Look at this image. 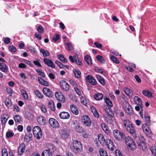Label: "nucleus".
Here are the masks:
<instances>
[{"mask_svg":"<svg viewBox=\"0 0 156 156\" xmlns=\"http://www.w3.org/2000/svg\"><path fill=\"white\" fill-rule=\"evenodd\" d=\"M56 151L55 147L51 144L48 143L46 149L42 152L41 156H54Z\"/></svg>","mask_w":156,"mask_h":156,"instance_id":"1","label":"nucleus"},{"mask_svg":"<svg viewBox=\"0 0 156 156\" xmlns=\"http://www.w3.org/2000/svg\"><path fill=\"white\" fill-rule=\"evenodd\" d=\"M72 150L75 153H78L82 151L83 147L81 143L77 140H74L73 146L71 147Z\"/></svg>","mask_w":156,"mask_h":156,"instance_id":"2","label":"nucleus"},{"mask_svg":"<svg viewBox=\"0 0 156 156\" xmlns=\"http://www.w3.org/2000/svg\"><path fill=\"white\" fill-rule=\"evenodd\" d=\"M125 142L127 146L129 147L131 150H134L136 148V144L134 140L130 137H125Z\"/></svg>","mask_w":156,"mask_h":156,"instance_id":"3","label":"nucleus"},{"mask_svg":"<svg viewBox=\"0 0 156 156\" xmlns=\"http://www.w3.org/2000/svg\"><path fill=\"white\" fill-rule=\"evenodd\" d=\"M113 133L114 137L118 140L121 141L125 137L124 133L118 129L114 130Z\"/></svg>","mask_w":156,"mask_h":156,"instance_id":"4","label":"nucleus"},{"mask_svg":"<svg viewBox=\"0 0 156 156\" xmlns=\"http://www.w3.org/2000/svg\"><path fill=\"white\" fill-rule=\"evenodd\" d=\"M34 136L37 139H39L42 137V132L41 128L38 126H34L33 129Z\"/></svg>","mask_w":156,"mask_h":156,"instance_id":"5","label":"nucleus"},{"mask_svg":"<svg viewBox=\"0 0 156 156\" xmlns=\"http://www.w3.org/2000/svg\"><path fill=\"white\" fill-rule=\"evenodd\" d=\"M138 138L139 140L138 141V146L141 149L144 150L146 148L145 140L143 136L141 135H140L138 136Z\"/></svg>","mask_w":156,"mask_h":156,"instance_id":"6","label":"nucleus"},{"mask_svg":"<svg viewBox=\"0 0 156 156\" xmlns=\"http://www.w3.org/2000/svg\"><path fill=\"white\" fill-rule=\"evenodd\" d=\"M59 133L62 138L64 139L67 138L70 135L69 130L66 128L60 130Z\"/></svg>","mask_w":156,"mask_h":156,"instance_id":"7","label":"nucleus"},{"mask_svg":"<svg viewBox=\"0 0 156 156\" xmlns=\"http://www.w3.org/2000/svg\"><path fill=\"white\" fill-rule=\"evenodd\" d=\"M82 122L87 126L89 127L91 125V121L89 117L87 115H84L82 117Z\"/></svg>","mask_w":156,"mask_h":156,"instance_id":"8","label":"nucleus"},{"mask_svg":"<svg viewBox=\"0 0 156 156\" xmlns=\"http://www.w3.org/2000/svg\"><path fill=\"white\" fill-rule=\"evenodd\" d=\"M60 85L61 89L66 91H68L69 89V86L65 81L61 80L60 82Z\"/></svg>","mask_w":156,"mask_h":156,"instance_id":"9","label":"nucleus"},{"mask_svg":"<svg viewBox=\"0 0 156 156\" xmlns=\"http://www.w3.org/2000/svg\"><path fill=\"white\" fill-rule=\"evenodd\" d=\"M49 122L50 126L53 128H57L59 126L58 121L54 118H50L49 120Z\"/></svg>","mask_w":156,"mask_h":156,"instance_id":"10","label":"nucleus"},{"mask_svg":"<svg viewBox=\"0 0 156 156\" xmlns=\"http://www.w3.org/2000/svg\"><path fill=\"white\" fill-rule=\"evenodd\" d=\"M43 92L45 95L48 97H52L53 95V93L51 90L47 87L43 88Z\"/></svg>","mask_w":156,"mask_h":156,"instance_id":"11","label":"nucleus"},{"mask_svg":"<svg viewBox=\"0 0 156 156\" xmlns=\"http://www.w3.org/2000/svg\"><path fill=\"white\" fill-rule=\"evenodd\" d=\"M126 129L133 136L134 138L137 137L134 128L133 126L132 125L126 127Z\"/></svg>","mask_w":156,"mask_h":156,"instance_id":"12","label":"nucleus"},{"mask_svg":"<svg viewBox=\"0 0 156 156\" xmlns=\"http://www.w3.org/2000/svg\"><path fill=\"white\" fill-rule=\"evenodd\" d=\"M86 80L93 85H95L97 83V82L94 78L91 76L88 75L86 77Z\"/></svg>","mask_w":156,"mask_h":156,"instance_id":"13","label":"nucleus"},{"mask_svg":"<svg viewBox=\"0 0 156 156\" xmlns=\"http://www.w3.org/2000/svg\"><path fill=\"white\" fill-rule=\"evenodd\" d=\"M105 144L107 145L108 148L111 151L114 150V146L113 143L111 140L108 139H106V142Z\"/></svg>","mask_w":156,"mask_h":156,"instance_id":"14","label":"nucleus"},{"mask_svg":"<svg viewBox=\"0 0 156 156\" xmlns=\"http://www.w3.org/2000/svg\"><path fill=\"white\" fill-rule=\"evenodd\" d=\"M44 62L48 66L52 68H55V66L53 62L51 60L46 58H44Z\"/></svg>","mask_w":156,"mask_h":156,"instance_id":"15","label":"nucleus"},{"mask_svg":"<svg viewBox=\"0 0 156 156\" xmlns=\"http://www.w3.org/2000/svg\"><path fill=\"white\" fill-rule=\"evenodd\" d=\"M25 149V145L24 144L22 143L18 149V154L21 155L23 154Z\"/></svg>","mask_w":156,"mask_h":156,"instance_id":"16","label":"nucleus"},{"mask_svg":"<svg viewBox=\"0 0 156 156\" xmlns=\"http://www.w3.org/2000/svg\"><path fill=\"white\" fill-rule=\"evenodd\" d=\"M59 116L61 119H68L70 117V115L67 112H62L60 113Z\"/></svg>","mask_w":156,"mask_h":156,"instance_id":"17","label":"nucleus"},{"mask_svg":"<svg viewBox=\"0 0 156 156\" xmlns=\"http://www.w3.org/2000/svg\"><path fill=\"white\" fill-rule=\"evenodd\" d=\"M9 118V115L8 114H4L3 115H2L1 117L2 125H5L6 123Z\"/></svg>","mask_w":156,"mask_h":156,"instance_id":"18","label":"nucleus"},{"mask_svg":"<svg viewBox=\"0 0 156 156\" xmlns=\"http://www.w3.org/2000/svg\"><path fill=\"white\" fill-rule=\"evenodd\" d=\"M55 95L56 98L57 100L61 101L64 102L65 101V98L64 97L62 94L61 93L58 92H56L55 93Z\"/></svg>","mask_w":156,"mask_h":156,"instance_id":"19","label":"nucleus"},{"mask_svg":"<svg viewBox=\"0 0 156 156\" xmlns=\"http://www.w3.org/2000/svg\"><path fill=\"white\" fill-rule=\"evenodd\" d=\"M8 70V66L3 62H0V70L2 72L6 73Z\"/></svg>","mask_w":156,"mask_h":156,"instance_id":"20","label":"nucleus"},{"mask_svg":"<svg viewBox=\"0 0 156 156\" xmlns=\"http://www.w3.org/2000/svg\"><path fill=\"white\" fill-rule=\"evenodd\" d=\"M38 123L41 125L44 126L46 124V120L44 117L42 116H39L37 119Z\"/></svg>","mask_w":156,"mask_h":156,"instance_id":"21","label":"nucleus"},{"mask_svg":"<svg viewBox=\"0 0 156 156\" xmlns=\"http://www.w3.org/2000/svg\"><path fill=\"white\" fill-rule=\"evenodd\" d=\"M32 139V135L30 132H27L26 133L24 137V140L27 142H29L31 141Z\"/></svg>","mask_w":156,"mask_h":156,"instance_id":"22","label":"nucleus"},{"mask_svg":"<svg viewBox=\"0 0 156 156\" xmlns=\"http://www.w3.org/2000/svg\"><path fill=\"white\" fill-rule=\"evenodd\" d=\"M134 100L136 104L139 105L141 108L143 107L142 100L139 97L137 96H135L134 98Z\"/></svg>","mask_w":156,"mask_h":156,"instance_id":"23","label":"nucleus"},{"mask_svg":"<svg viewBox=\"0 0 156 156\" xmlns=\"http://www.w3.org/2000/svg\"><path fill=\"white\" fill-rule=\"evenodd\" d=\"M70 108L71 111L73 114L76 115L78 114V110L75 105H71Z\"/></svg>","mask_w":156,"mask_h":156,"instance_id":"24","label":"nucleus"},{"mask_svg":"<svg viewBox=\"0 0 156 156\" xmlns=\"http://www.w3.org/2000/svg\"><path fill=\"white\" fill-rule=\"evenodd\" d=\"M96 77L99 82L102 85H105L106 82L104 78L101 76L97 74L96 75Z\"/></svg>","mask_w":156,"mask_h":156,"instance_id":"25","label":"nucleus"},{"mask_svg":"<svg viewBox=\"0 0 156 156\" xmlns=\"http://www.w3.org/2000/svg\"><path fill=\"white\" fill-rule=\"evenodd\" d=\"M98 139L101 144H104L106 142V140L101 134H99L98 135Z\"/></svg>","mask_w":156,"mask_h":156,"instance_id":"26","label":"nucleus"},{"mask_svg":"<svg viewBox=\"0 0 156 156\" xmlns=\"http://www.w3.org/2000/svg\"><path fill=\"white\" fill-rule=\"evenodd\" d=\"M75 130L76 132L80 133H83L84 132L83 128L79 125L75 127Z\"/></svg>","mask_w":156,"mask_h":156,"instance_id":"27","label":"nucleus"},{"mask_svg":"<svg viewBox=\"0 0 156 156\" xmlns=\"http://www.w3.org/2000/svg\"><path fill=\"white\" fill-rule=\"evenodd\" d=\"M124 91L128 96H131L133 94L132 91L127 87L125 88L124 89Z\"/></svg>","mask_w":156,"mask_h":156,"instance_id":"28","label":"nucleus"},{"mask_svg":"<svg viewBox=\"0 0 156 156\" xmlns=\"http://www.w3.org/2000/svg\"><path fill=\"white\" fill-rule=\"evenodd\" d=\"M48 107L52 111H54L55 109V106L53 102L50 101L48 102Z\"/></svg>","mask_w":156,"mask_h":156,"instance_id":"29","label":"nucleus"},{"mask_svg":"<svg viewBox=\"0 0 156 156\" xmlns=\"http://www.w3.org/2000/svg\"><path fill=\"white\" fill-rule=\"evenodd\" d=\"M92 112L95 116L98 117L99 116V113L96 109L94 106H92L90 107Z\"/></svg>","mask_w":156,"mask_h":156,"instance_id":"30","label":"nucleus"},{"mask_svg":"<svg viewBox=\"0 0 156 156\" xmlns=\"http://www.w3.org/2000/svg\"><path fill=\"white\" fill-rule=\"evenodd\" d=\"M84 60L89 65L92 64L91 58L89 55H87L84 56Z\"/></svg>","mask_w":156,"mask_h":156,"instance_id":"31","label":"nucleus"},{"mask_svg":"<svg viewBox=\"0 0 156 156\" xmlns=\"http://www.w3.org/2000/svg\"><path fill=\"white\" fill-rule=\"evenodd\" d=\"M74 73L75 77L77 78H79L80 77L81 72L78 69H74L73 70Z\"/></svg>","mask_w":156,"mask_h":156,"instance_id":"32","label":"nucleus"},{"mask_svg":"<svg viewBox=\"0 0 156 156\" xmlns=\"http://www.w3.org/2000/svg\"><path fill=\"white\" fill-rule=\"evenodd\" d=\"M103 95L101 93H97L94 95V98L97 100H100L103 98Z\"/></svg>","mask_w":156,"mask_h":156,"instance_id":"33","label":"nucleus"},{"mask_svg":"<svg viewBox=\"0 0 156 156\" xmlns=\"http://www.w3.org/2000/svg\"><path fill=\"white\" fill-rule=\"evenodd\" d=\"M142 94L144 96L148 97H151L152 96V94L151 92L147 90H144L142 92Z\"/></svg>","mask_w":156,"mask_h":156,"instance_id":"34","label":"nucleus"},{"mask_svg":"<svg viewBox=\"0 0 156 156\" xmlns=\"http://www.w3.org/2000/svg\"><path fill=\"white\" fill-rule=\"evenodd\" d=\"M40 51L44 57L48 56L50 55V53L47 50H44L43 49H41Z\"/></svg>","mask_w":156,"mask_h":156,"instance_id":"35","label":"nucleus"},{"mask_svg":"<svg viewBox=\"0 0 156 156\" xmlns=\"http://www.w3.org/2000/svg\"><path fill=\"white\" fill-rule=\"evenodd\" d=\"M58 57L59 59L63 63H66L67 62V59L65 58L64 56L62 55H58Z\"/></svg>","mask_w":156,"mask_h":156,"instance_id":"36","label":"nucleus"},{"mask_svg":"<svg viewBox=\"0 0 156 156\" xmlns=\"http://www.w3.org/2000/svg\"><path fill=\"white\" fill-rule=\"evenodd\" d=\"M126 112L130 115H131L133 114V109L130 106H128L126 109H125Z\"/></svg>","mask_w":156,"mask_h":156,"instance_id":"37","label":"nucleus"},{"mask_svg":"<svg viewBox=\"0 0 156 156\" xmlns=\"http://www.w3.org/2000/svg\"><path fill=\"white\" fill-rule=\"evenodd\" d=\"M99 151L101 156H108L106 151L104 149L101 148Z\"/></svg>","mask_w":156,"mask_h":156,"instance_id":"38","label":"nucleus"},{"mask_svg":"<svg viewBox=\"0 0 156 156\" xmlns=\"http://www.w3.org/2000/svg\"><path fill=\"white\" fill-rule=\"evenodd\" d=\"M16 123H19L21 121V117L19 115H15L13 117Z\"/></svg>","mask_w":156,"mask_h":156,"instance_id":"39","label":"nucleus"},{"mask_svg":"<svg viewBox=\"0 0 156 156\" xmlns=\"http://www.w3.org/2000/svg\"><path fill=\"white\" fill-rule=\"evenodd\" d=\"M96 58L99 62H101L103 64H105L104 59L102 56L100 55H97Z\"/></svg>","mask_w":156,"mask_h":156,"instance_id":"40","label":"nucleus"},{"mask_svg":"<svg viewBox=\"0 0 156 156\" xmlns=\"http://www.w3.org/2000/svg\"><path fill=\"white\" fill-rule=\"evenodd\" d=\"M34 94L37 95V97L39 98L42 99L44 98V95L38 90H36L34 92Z\"/></svg>","mask_w":156,"mask_h":156,"instance_id":"41","label":"nucleus"},{"mask_svg":"<svg viewBox=\"0 0 156 156\" xmlns=\"http://www.w3.org/2000/svg\"><path fill=\"white\" fill-rule=\"evenodd\" d=\"M105 101L107 104L108 105L109 108H111L112 106V101L108 98H105Z\"/></svg>","mask_w":156,"mask_h":156,"instance_id":"42","label":"nucleus"},{"mask_svg":"<svg viewBox=\"0 0 156 156\" xmlns=\"http://www.w3.org/2000/svg\"><path fill=\"white\" fill-rule=\"evenodd\" d=\"M36 71L41 77L44 78L45 76V73L44 72H42L41 69H38L36 70Z\"/></svg>","mask_w":156,"mask_h":156,"instance_id":"43","label":"nucleus"},{"mask_svg":"<svg viewBox=\"0 0 156 156\" xmlns=\"http://www.w3.org/2000/svg\"><path fill=\"white\" fill-rule=\"evenodd\" d=\"M5 102L7 107H9L11 106V100L9 98H6L5 99Z\"/></svg>","mask_w":156,"mask_h":156,"instance_id":"44","label":"nucleus"},{"mask_svg":"<svg viewBox=\"0 0 156 156\" xmlns=\"http://www.w3.org/2000/svg\"><path fill=\"white\" fill-rule=\"evenodd\" d=\"M110 58L114 62H115V63L117 64L119 63V61L118 60L117 57L113 55H112L111 56Z\"/></svg>","mask_w":156,"mask_h":156,"instance_id":"45","label":"nucleus"},{"mask_svg":"<svg viewBox=\"0 0 156 156\" xmlns=\"http://www.w3.org/2000/svg\"><path fill=\"white\" fill-rule=\"evenodd\" d=\"M123 124L126 128V127L132 125L131 123H130L129 120H124L123 122Z\"/></svg>","mask_w":156,"mask_h":156,"instance_id":"46","label":"nucleus"},{"mask_svg":"<svg viewBox=\"0 0 156 156\" xmlns=\"http://www.w3.org/2000/svg\"><path fill=\"white\" fill-rule=\"evenodd\" d=\"M14 135V133L12 132L8 131L6 133V136L8 138H9L13 137Z\"/></svg>","mask_w":156,"mask_h":156,"instance_id":"47","label":"nucleus"},{"mask_svg":"<svg viewBox=\"0 0 156 156\" xmlns=\"http://www.w3.org/2000/svg\"><path fill=\"white\" fill-rule=\"evenodd\" d=\"M37 31L40 33L42 34L44 33V28L41 25L38 26L37 28Z\"/></svg>","mask_w":156,"mask_h":156,"instance_id":"48","label":"nucleus"},{"mask_svg":"<svg viewBox=\"0 0 156 156\" xmlns=\"http://www.w3.org/2000/svg\"><path fill=\"white\" fill-rule=\"evenodd\" d=\"M9 51L12 52H16V48L13 45L10 46L9 47Z\"/></svg>","mask_w":156,"mask_h":156,"instance_id":"49","label":"nucleus"},{"mask_svg":"<svg viewBox=\"0 0 156 156\" xmlns=\"http://www.w3.org/2000/svg\"><path fill=\"white\" fill-rule=\"evenodd\" d=\"M21 93L22 95L23 96L24 98L25 99H26L28 98V96L25 90H21Z\"/></svg>","mask_w":156,"mask_h":156,"instance_id":"50","label":"nucleus"},{"mask_svg":"<svg viewBox=\"0 0 156 156\" xmlns=\"http://www.w3.org/2000/svg\"><path fill=\"white\" fill-rule=\"evenodd\" d=\"M59 35L57 34H55L53 38V41L55 42L57 41L59 39Z\"/></svg>","mask_w":156,"mask_h":156,"instance_id":"51","label":"nucleus"},{"mask_svg":"<svg viewBox=\"0 0 156 156\" xmlns=\"http://www.w3.org/2000/svg\"><path fill=\"white\" fill-rule=\"evenodd\" d=\"M29 49L31 52H32L33 54H36L37 53V51L34 47L30 46L29 47Z\"/></svg>","mask_w":156,"mask_h":156,"instance_id":"52","label":"nucleus"},{"mask_svg":"<svg viewBox=\"0 0 156 156\" xmlns=\"http://www.w3.org/2000/svg\"><path fill=\"white\" fill-rule=\"evenodd\" d=\"M6 91L8 93V94H9L10 96H12V94L13 93L12 90L10 88L8 87H6Z\"/></svg>","mask_w":156,"mask_h":156,"instance_id":"53","label":"nucleus"},{"mask_svg":"<svg viewBox=\"0 0 156 156\" xmlns=\"http://www.w3.org/2000/svg\"><path fill=\"white\" fill-rule=\"evenodd\" d=\"M66 45L67 46L68 49L69 51H71L73 48L72 44L70 43H67L66 44Z\"/></svg>","mask_w":156,"mask_h":156,"instance_id":"54","label":"nucleus"},{"mask_svg":"<svg viewBox=\"0 0 156 156\" xmlns=\"http://www.w3.org/2000/svg\"><path fill=\"white\" fill-rule=\"evenodd\" d=\"M2 156H8L7 150L5 149L2 150Z\"/></svg>","mask_w":156,"mask_h":156,"instance_id":"55","label":"nucleus"},{"mask_svg":"<svg viewBox=\"0 0 156 156\" xmlns=\"http://www.w3.org/2000/svg\"><path fill=\"white\" fill-rule=\"evenodd\" d=\"M151 152L154 154L155 156H156V147H151Z\"/></svg>","mask_w":156,"mask_h":156,"instance_id":"56","label":"nucleus"},{"mask_svg":"<svg viewBox=\"0 0 156 156\" xmlns=\"http://www.w3.org/2000/svg\"><path fill=\"white\" fill-rule=\"evenodd\" d=\"M101 126L104 131H105L106 133H107L108 131L106 126L105 124H102Z\"/></svg>","mask_w":156,"mask_h":156,"instance_id":"57","label":"nucleus"},{"mask_svg":"<svg viewBox=\"0 0 156 156\" xmlns=\"http://www.w3.org/2000/svg\"><path fill=\"white\" fill-rule=\"evenodd\" d=\"M11 39L9 38L6 37L5 38L4 42L6 44H8L10 42Z\"/></svg>","mask_w":156,"mask_h":156,"instance_id":"58","label":"nucleus"},{"mask_svg":"<svg viewBox=\"0 0 156 156\" xmlns=\"http://www.w3.org/2000/svg\"><path fill=\"white\" fill-rule=\"evenodd\" d=\"M94 45L98 48H101L102 47V45L98 43L97 42H95L94 43Z\"/></svg>","mask_w":156,"mask_h":156,"instance_id":"59","label":"nucleus"},{"mask_svg":"<svg viewBox=\"0 0 156 156\" xmlns=\"http://www.w3.org/2000/svg\"><path fill=\"white\" fill-rule=\"evenodd\" d=\"M24 62L26 63V64L30 65L31 67H33L34 66L33 64L31 63L30 61H29L25 60L24 61Z\"/></svg>","mask_w":156,"mask_h":156,"instance_id":"60","label":"nucleus"},{"mask_svg":"<svg viewBox=\"0 0 156 156\" xmlns=\"http://www.w3.org/2000/svg\"><path fill=\"white\" fill-rule=\"evenodd\" d=\"M59 67L61 69H63L65 68V69H68V66H65V65L62 64V63L60 64V66H59Z\"/></svg>","mask_w":156,"mask_h":156,"instance_id":"61","label":"nucleus"},{"mask_svg":"<svg viewBox=\"0 0 156 156\" xmlns=\"http://www.w3.org/2000/svg\"><path fill=\"white\" fill-rule=\"evenodd\" d=\"M41 109L42 111L44 113H45L46 112L47 110L44 105H42L41 107Z\"/></svg>","mask_w":156,"mask_h":156,"instance_id":"62","label":"nucleus"},{"mask_svg":"<svg viewBox=\"0 0 156 156\" xmlns=\"http://www.w3.org/2000/svg\"><path fill=\"white\" fill-rule=\"evenodd\" d=\"M26 65L23 63H21L19 65V67L20 68H24L26 67Z\"/></svg>","mask_w":156,"mask_h":156,"instance_id":"63","label":"nucleus"},{"mask_svg":"<svg viewBox=\"0 0 156 156\" xmlns=\"http://www.w3.org/2000/svg\"><path fill=\"white\" fill-rule=\"evenodd\" d=\"M115 154L116 156H122V154L118 150H116Z\"/></svg>","mask_w":156,"mask_h":156,"instance_id":"64","label":"nucleus"}]
</instances>
